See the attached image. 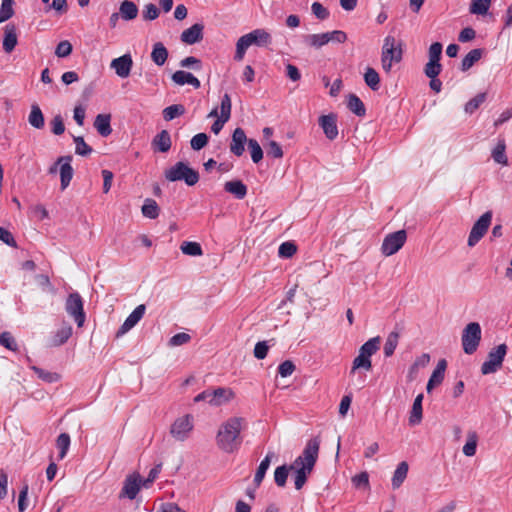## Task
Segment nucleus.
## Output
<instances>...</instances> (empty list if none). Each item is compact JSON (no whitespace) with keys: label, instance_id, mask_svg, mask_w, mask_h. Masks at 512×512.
Here are the masks:
<instances>
[{"label":"nucleus","instance_id":"obj_61","mask_svg":"<svg viewBox=\"0 0 512 512\" xmlns=\"http://www.w3.org/2000/svg\"><path fill=\"white\" fill-rule=\"evenodd\" d=\"M190 339H191V337L189 334L180 332V333L173 335L169 339V345L172 347L181 346V345L188 343L190 341Z\"/></svg>","mask_w":512,"mask_h":512},{"label":"nucleus","instance_id":"obj_14","mask_svg":"<svg viewBox=\"0 0 512 512\" xmlns=\"http://www.w3.org/2000/svg\"><path fill=\"white\" fill-rule=\"evenodd\" d=\"M72 157L71 156H61L57 159V162L50 167L49 173L53 174L57 172V166H60V180H61V189H66L73 177V168L71 165Z\"/></svg>","mask_w":512,"mask_h":512},{"label":"nucleus","instance_id":"obj_58","mask_svg":"<svg viewBox=\"0 0 512 512\" xmlns=\"http://www.w3.org/2000/svg\"><path fill=\"white\" fill-rule=\"evenodd\" d=\"M71 52H72V45L67 40L59 42L55 49V54L60 58L69 56L71 54Z\"/></svg>","mask_w":512,"mask_h":512},{"label":"nucleus","instance_id":"obj_17","mask_svg":"<svg viewBox=\"0 0 512 512\" xmlns=\"http://www.w3.org/2000/svg\"><path fill=\"white\" fill-rule=\"evenodd\" d=\"M146 312V306L144 304L138 305L126 318L124 323L121 325L117 332V337L126 334L133 327H135L138 322L143 318Z\"/></svg>","mask_w":512,"mask_h":512},{"label":"nucleus","instance_id":"obj_10","mask_svg":"<svg viewBox=\"0 0 512 512\" xmlns=\"http://www.w3.org/2000/svg\"><path fill=\"white\" fill-rule=\"evenodd\" d=\"M194 428V418L190 414L180 416L171 424L170 434L176 441H185Z\"/></svg>","mask_w":512,"mask_h":512},{"label":"nucleus","instance_id":"obj_23","mask_svg":"<svg viewBox=\"0 0 512 512\" xmlns=\"http://www.w3.org/2000/svg\"><path fill=\"white\" fill-rule=\"evenodd\" d=\"M17 43H18V38H17V30H16L15 25H13V24L6 25L4 28V38H3V43H2L3 50L6 53H11L15 49Z\"/></svg>","mask_w":512,"mask_h":512},{"label":"nucleus","instance_id":"obj_22","mask_svg":"<svg viewBox=\"0 0 512 512\" xmlns=\"http://www.w3.org/2000/svg\"><path fill=\"white\" fill-rule=\"evenodd\" d=\"M445 370H446V361L440 360L437 363V366L433 370V372L428 380V383L426 386L428 393H430L436 386L440 385L443 382Z\"/></svg>","mask_w":512,"mask_h":512},{"label":"nucleus","instance_id":"obj_26","mask_svg":"<svg viewBox=\"0 0 512 512\" xmlns=\"http://www.w3.org/2000/svg\"><path fill=\"white\" fill-rule=\"evenodd\" d=\"M152 146L155 150L165 153L171 148V137L167 130H162L158 133L153 141Z\"/></svg>","mask_w":512,"mask_h":512},{"label":"nucleus","instance_id":"obj_28","mask_svg":"<svg viewBox=\"0 0 512 512\" xmlns=\"http://www.w3.org/2000/svg\"><path fill=\"white\" fill-rule=\"evenodd\" d=\"M479 436L476 431H468L466 442L462 448V452L466 457H473L477 452Z\"/></svg>","mask_w":512,"mask_h":512},{"label":"nucleus","instance_id":"obj_2","mask_svg":"<svg viewBox=\"0 0 512 512\" xmlns=\"http://www.w3.org/2000/svg\"><path fill=\"white\" fill-rule=\"evenodd\" d=\"M380 342L379 336L370 338L359 348L357 356L352 361L349 376L356 379L359 388L364 387L367 373L373 368L372 356L379 350Z\"/></svg>","mask_w":512,"mask_h":512},{"label":"nucleus","instance_id":"obj_53","mask_svg":"<svg viewBox=\"0 0 512 512\" xmlns=\"http://www.w3.org/2000/svg\"><path fill=\"white\" fill-rule=\"evenodd\" d=\"M442 71V65L438 61H428L424 68V73L428 78L437 77Z\"/></svg>","mask_w":512,"mask_h":512},{"label":"nucleus","instance_id":"obj_57","mask_svg":"<svg viewBox=\"0 0 512 512\" xmlns=\"http://www.w3.org/2000/svg\"><path fill=\"white\" fill-rule=\"evenodd\" d=\"M33 371L37 374V376L46 381V382H49V383H52V382H55L59 379V376L57 373H53V372H48V371H45L41 368H38L36 366H33L32 367Z\"/></svg>","mask_w":512,"mask_h":512},{"label":"nucleus","instance_id":"obj_35","mask_svg":"<svg viewBox=\"0 0 512 512\" xmlns=\"http://www.w3.org/2000/svg\"><path fill=\"white\" fill-rule=\"evenodd\" d=\"M28 122L32 127L36 129H42L44 127V116L38 105L34 104L31 106Z\"/></svg>","mask_w":512,"mask_h":512},{"label":"nucleus","instance_id":"obj_55","mask_svg":"<svg viewBox=\"0 0 512 512\" xmlns=\"http://www.w3.org/2000/svg\"><path fill=\"white\" fill-rule=\"evenodd\" d=\"M208 143V136L205 133H198L192 137L190 144L193 150L199 151Z\"/></svg>","mask_w":512,"mask_h":512},{"label":"nucleus","instance_id":"obj_11","mask_svg":"<svg viewBox=\"0 0 512 512\" xmlns=\"http://www.w3.org/2000/svg\"><path fill=\"white\" fill-rule=\"evenodd\" d=\"M492 222V212L483 213L479 219L473 224L468 236L467 245L474 247L485 236Z\"/></svg>","mask_w":512,"mask_h":512},{"label":"nucleus","instance_id":"obj_24","mask_svg":"<svg viewBox=\"0 0 512 512\" xmlns=\"http://www.w3.org/2000/svg\"><path fill=\"white\" fill-rule=\"evenodd\" d=\"M171 78L172 81L179 86L188 84L193 86L195 89H198L201 86L200 81L192 73L183 70L174 72Z\"/></svg>","mask_w":512,"mask_h":512},{"label":"nucleus","instance_id":"obj_16","mask_svg":"<svg viewBox=\"0 0 512 512\" xmlns=\"http://www.w3.org/2000/svg\"><path fill=\"white\" fill-rule=\"evenodd\" d=\"M133 67V59L130 53L114 58L110 62V68L122 79L128 78Z\"/></svg>","mask_w":512,"mask_h":512},{"label":"nucleus","instance_id":"obj_25","mask_svg":"<svg viewBox=\"0 0 512 512\" xmlns=\"http://www.w3.org/2000/svg\"><path fill=\"white\" fill-rule=\"evenodd\" d=\"M303 42L307 47L320 49L329 43V38L325 33L307 34L303 36Z\"/></svg>","mask_w":512,"mask_h":512},{"label":"nucleus","instance_id":"obj_38","mask_svg":"<svg viewBox=\"0 0 512 512\" xmlns=\"http://www.w3.org/2000/svg\"><path fill=\"white\" fill-rule=\"evenodd\" d=\"M399 338L400 334L397 331H392L388 334L383 348L385 357H391L394 354L399 343Z\"/></svg>","mask_w":512,"mask_h":512},{"label":"nucleus","instance_id":"obj_43","mask_svg":"<svg viewBox=\"0 0 512 512\" xmlns=\"http://www.w3.org/2000/svg\"><path fill=\"white\" fill-rule=\"evenodd\" d=\"M482 57L481 49H473L471 50L462 60L461 70L467 71L469 70L477 61Z\"/></svg>","mask_w":512,"mask_h":512},{"label":"nucleus","instance_id":"obj_32","mask_svg":"<svg viewBox=\"0 0 512 512\" xmlns=\"http://www.w3.org/2000/svg\"><path fill=\"white\" fill-rule=\"evenodd\" d=\"M422 401H423V394H419L414 399L412 409L410 411L409 415V424L410 425H417L422 421Z\"/></svg>","mask_w":512,"mask_h":512},{"label":"nucleus","instance_id":"obj_64","mask_svg":"<svg viewBox=\"0 0 512 512\" xmlns=\"http://www.w3.org/2000/svg\"><path fill=\"white\" fill-rule=\"evenodd\" d=\"M295 371V365L292 361L286 360L278 366V373L281 377H288Z\"/></svg>","mask_w":512,"mask_h":512},{"label":"nucleus","instance_id":"obj_21","mask_svg":"<svg viewBox=\"0 0 512 512\" xmlns=\"http://www.w3.org/2000/svg\"><path fill=\"white\" fill-rule=\"evenodd\" d=\"M141 485H143V482L138 474L128 476L122 488V495L130 500L135 499Z\"/></svg>","mask_w":512,"mask_h":512},{"label":"nucleus","instance_id":"obj_29","mask_svg":"<svg viewBox=\"0 0 512 512\" xmlns=\"http://www.w3.org/2000/svg\"><path fill=\"white\" fill-rule=\"evenodd\" d=\"M168 58V50L162 42H156L153 44L151 52V60L157 66H163Z\"/></svg>","mask_w":512,"mask_h":512},{"label":"nucleus","instance_id":"obj_37","mask_svg":"<svg viewBox=\"0 0 512 512\" xmlns=\"http://www.w3.org/2000/svg\"><path fill=\"white\" fill-rule=\"evenodd\" d=\"M408 474V464L403 461L398 464L396 470L394 471L393 477H392V487L394 489L399 488L404 480L406 479Z\"/></svg>","mask_w":512,"mask_h":512},{"label":"nucleus","instance_id":"obj_27","mask_svg":"<svg viewBox=\"0 0 512 512\" xmlns=\"http://www.w3.org/2000/svg\"><path fill=\"white\" fill-rule=\"evenodd\" d=\"M110 122L111 116L109 114H98L94 121V127L101 136L107 137L112 132Z\"/></svg>","mask_w":512,"mask_h":512},{"label":"nucleus","instance_id":"obj_13","mask_svg":"<svg viewBox=\"0 0 512 512\" xmlns=\"http://www.w3.org/2000/svg\"><path fill=\"white\" fill-rule=\"evenodd\" d=\"M66 312L75 320L78 327H82L85 322V313L83 300L79 293H71L65 303Z\"/></svg>","mask_w":512,"mask_h":512},{"label":"nucleus","instance_id":"obj_7","mask_svg":"<svg viewBox=\"0 0 512 512\" xmlns=\"http://www.w3.org/2000/svg\"><path fill=\"white\" fill-rule=\"evenodd\" d=\"M234 398V392L230 388L219 387L214 390H205L194 398L198 403L206 401L212 406H221Z\"/></svg>","mask_w":512,"mask_h":512},{"label":"nucleus","instance_id":"obj_46","mask_svg":"<svg viewBox=\"0 0 512 512\" xmlns=\"http://www.w3.org/2000/svg\"><path fill=\"white\" fill-rule=\"evenodd\" d=\"M184 112H185V108H184L183 105H181V104H174V105L166 107L163 110V118L166 121H171L174 118L183 115Z\"/></svg>","mask_w":512,"mask_h":512},{"label":"nucleus","instance_id":"obj_44","mask_svg":"<svg viewBox=\"0 0 512 512\" xmlns=\"http://www.w3.org/2000/svg\"><path fill=\"white\" fill-rule=\"evenodd\" d=\"M180 250L183 254L189 256H201L203 254L201 245L193 241L182 242Z\"/></svg>","mask_w":512,"mask_h":512},{"label":"nucleus","instance_id":"obj_63","mask_svg":"<svg viewBox=\"0 0 512 512\" xmlns=\"http://www.w3.org/2000/svg\"><path fill=\"white\" fill-rule=\"evenodd\" d=\"M311 10L315 17L320 20H325L329 17V11L319 2H314L311 5Z\"/></svg>","mask_w":512,"mask_h":512},{"label":"nucleus","instance_id":"obj_56","mask_svg":"<svg viewBox=\"0 0 512 512\" xmlns=\"http://www.w3.org/2000/svg\"><path fill=\"white\" fill-rule=\"evenodd\" d=\"M180 66L182 68H192L196 71H199L202 69V62L200 59L194 56H189L180 61Z\"/></svg>","mask_w":512,"mask_h":512},{"label":"nucleus","instance_id":"obj_52","mask_svg":"<svg viewBox=\"0 0 512 512\" xmlns=\"http://www.w3.org/2000/svg\"><path fill=\"white\" fill-rule=\"evenodd\" d=\"M74 143L76 145L75 152L81 156H87L92 152V148L84 141L81 136L74 137Z\"/></svg>","mask_w":512,"mask_h":512},{"label":"nucleus","instance_id":"obj_41","mask_svg":"<svg viewBox=\"0 0 512 512\" xmlns=\"http://www.w3.org/2000/svg\"><path fill=\"white\" fill-rule=\"evenodd\" d=\"M347 107L351 112L356 114L357 116H364L366 113V109L362 100L356 96L355 94H351L347 100Z\"/></svg>","mask_w":512,"mask_h":512},{"label":"nucleus","instance_id":"obj_39","mask_svg":"<svg viewBox=\"0 0 512 512\" xmlns=\"http://www.w3.org/2000/svg\"><path fill=\"white\" fill-rule=\"evenodd\" d=\"M506 144L504 140H499L494 149L492 150L493 160L503 166L508 165V158L506 156Z\"/></svg>","mask_w":512,"mask_h":512},{"label":"nucleus","instance_id":"obj_33","mask_svg":"<svg viewBox=\"0 0 512 512\" xmlns=\"http://www.w3.org/2000/svg\"><path fill=\"white\" fill-rule=\"evenodd\" d=\"M141 212L145 218L156 219L160 214V208L154 199L147 198L144 200Z\"/></svg>","mask_w":512,"mask_h":512},{"label":"nucleus","instance_id":"obj_47","mask_svg":"<svg viewBox=\"0 0 512 512\" xmlns=\"http://www.w3.org/2000/svg\"><path fill=\"white\" fill-rule=\"evenodd\" d=\"M13 5V0H2L0 7V24L9 20L14 15Z\"/></svg>","mask_w":512,"mask_h":512},{"label":"nucleus","instance_id":"obj_30","mask_svg":"<svg viewBox=\"0 0 512 512\" xmlns=\"http://www.w3.org/2000/svg\"><path fill=\"white\" fill-rule=\"evenodd\" d=\"M226 192L231 193L237 199H243L247 194L246 185L240 180L227 181L224 185Z\"/></svg>","mask_w":512,"mask_h":512},{"label":"nucleus","instance_id":"obj_1","mask_svg":"<svg viewBox=\"0 0 512 512\" xmlns=\"http://www.w3.org/2000/svg\"><path fill=\"white\" fill-rule=\"evenodd\" d=\"M319 448L320 439L318 437L308 440L301 455H299L289 467L282 465L275 469L274 481L276 485L279 487L285 486L289 471H293L295 488L300 490L313 471L318 459Z\"/></svg>","mask_w":512,"mask_h":512},{"label":"nucleus","instance_id":"obj_59","mask_svg":"<svg viewBox=\"0 0 512 512\" xmlns=\"http://www.w3.org/2000/svg\"><path fill=\"white\" fill-rule=\"evenodd\" d=\"M296 246L291 242H284L279 246V256L284 258H290L296 253Z\"/></svg>","mask_w":512,"mask_h":512},{"label":"nucleus","instance_id":"obj_49","mask_svg":"<svg viewBox=\"0 0 512 512\" xmlns=\"http://www.w3.org/2000/svg\"><path fill=\"white\" fill-rule=\"evenodd\" d=\"M486 100V93H479L465 105V112L468 114L474 113L479 106Z\"/></svg>","mask_w":512,"mask_h":512},{"label":"nucleus","instance_id":"obj_50","mask_svg":"<svg viewBox=\"0 0 512 512\" xmlns=\"http://www.w3.org/2000/svg\"><path fill=\"white\" fill-rule=\"evenodd\" d=\"M0 345L10 351H17L18 345L10 332H2L0 334Z\"/></svg>","mask_w":512,"mask_h":512},{"label":"nucleus","instance_id":"obj_45","mask_svg":"<svg viewBox=\"0 0 512 512\" xmlns=\"http://www.w3.org/2000/svg\"><path fill=\"white\" fill-rule=\"evenodd\" d=\"M70 436L67 433H61L56 440V447L59 450L58 459L62 460L66 455L70 447Z\"/></svg>","mask_w":512,"mask_h":512},{"label":"nucleus","instance_id":"obj_31","mask_svg":"<svg viewBox=\"0 0 512 512\" xmlns=\"http://www.w3.org/2000/svg\"><path fill=\"white\" fill-rule=\"evenodd\" d=\"M138 7L137 5L129 0H125L120 4L119 7V15L125 21L133 20L138 15Z\"/></svg>","mask_w":512,"mask_h":512},{"label":"nucleus","instance_id":"obj_6","mask_svg":"<svg viewBox=\"0 0 512 512\" xmlns=\"http://www.w3.org/2000/svg\"><path fill=\"white\" fill-rule=\"evenodd\" d=\"M165 178L170 182L184 181L188 186H193L199 181V174L184 162H177L168 168Z\"/></svg>","mask_w":512,"mask_h":512},{"label":"nucleus","instance_id":"obj_3","mask_svg":"<svg viewBox=\"0 0 512 512\" xmlns=\"http://www.w3.org/2000/svg\"><path fill=\"white\" fill-rule=\"evenodd\" d=\"M243 419L232 417L221 424L216 435V444L225 453L236 452L242 443Z\"/></svg>","mask_w":512,"mask_h":512},{"label":"nucleus","instance_id":"obj_42","mask_svg":"<svg viewBox=\"0 0 512 512\" xmlns=\"http://www.w3.org/2000/svg\"><path fill=\"white\" fill-rule=\"evenodd\" d=\"M364 81L373 91H377L380 87V77L378 72L371 67L366 68L364 73Z\"/></svg>","mask_w":512,"mask_h":512},{"label":"nucleus","instance_id":"obj_40","mask_svg":"<svg viewBox=\"0 0 512 512\" xmlns=\"http://www.w3.org/2000/svg\"><path fill=\"white\" fill-rule=\"evenodd\" d=\"M491 0H471L469 12L473 15L484 16L488 13Z\"/></svg>","mask_w":512,"mask_h":512},{"label":"nucleus","instance_id":"obj_60","mask_svg":"<svg viewBox=\"0 0 512 512\" xmlns=\"http://www.w3.org/2000/svg\"><path fill=\"white\" fill-rule=\"evenodd\" d=\"M51 131L55 135H61L65 131V125L61 115H56L50 122Z\"/></svg>","mask_w":512,"mask_h":512},{"label":"nucleus","instance_id":"obj_51","mask_svg":"<svg viewBox=\"0 0 512 512\" xmlns=\"http://www.w3.org/2000/svg\"><path fill=\"white\" fill-rule=\"evenodd\" d=\"M159 9L153 3H148L142 10V17L145 21H153L159 17Z\"/></svg>","mask_w":512,"mask_h":512},{"label":"nucleus","instance_id":"obj_62","mask_svg":"<svg viewBox=\"0 0 512 512\" xmlns=\"http://www.w3.org/2000/svg\"><path fill=\"white\" fill-rule=\"evenodd\" d=\"M442 49H443V46L440 42H435V43L431 44L429 47V51H428L429 61L440 62L441 55H442Z\"/></svg>","mask_w":512,"mask_h":512},{"label":"nucleus","instance_id":"obj_9","mask_svg":"<svg viewBox=\"0 0 512 512\" xmlns=\"http://www.w3.org/2000/svg\"><path fill=\"white\" fill-rule=\"evenodd\" d=\"M506 354V344H500L491 349L488 353L487 360L481 365V373L483 375H489L497 372L502 367Z\"/></svg>","mask_w":512,"mask_h":512},{"label":"nucleus","instance_id":"obj_20","mask_svg":"<svg viewBox=\"0 0 512 512\" xmlns=\"http://www.w3.org/2000/svg\"><path fill=\"white\" fill-rule=\"evenodd\" d=\"M319 125L329 140L338 136L337 118L334 114L322 115L319 118Z\"/></svg>","mask_w":512,"mask_h":512},{"label":"nucleus","instance_id":"obj_4","mask_svg":"<svg viewBox=\"0 0 512 512\" xmlns=\"http://www.w3.org/2000/svg\"><path fill=\"white\" fill-rule=\"evenodd\" d=\"M272 37L265 29H255L243 36L236 42V51L234 59L236 61L243 60L247 49L252 46H267L271 44Z\"/></svg>","mask_w":512,"mask_h":512},{"label":"nucleus","instance_id":"obj_54","mask_svg":"<svg viewBox=\"0 0 512 512\" xmlns=\"http://www.w3.org/2000/svg\"><path fill=\"white\" fill-rule=\"evenodd\" d=\"M351 481L355 488L369 489V487H370L369 475L367 472H361V473L353 476Z\"/></svg>","mask_w":512,"mask_h":512},{"label":"nucleus","instance_id":"obj_19","mask_svg":"<svg viewBox=\"0 0 512 512\" xmlns=\"http://www.w3.org/2000/svg\"><path fill=\"white\" fill-rule=\"evenodd\" d=\"M203 30L204 25L202 23H195L191 27L182 31L180 35V40L187 45L196 44L202 41Z\"/></svg>","mask_w":512,"mask_h":512},{"label":"nucleus","instance_id":"obj_18","mask_svg":"<svg viewBox=\"0 0 512 512\" xmlns=\"http://www.w3.org/2000/svg\"><path fill=\"white\" fill-rule=\"evenodd\" d=\"M248 141L245 131L240 127L236 128L232 133L230 152L237 157L242 156L245 151V144H248Z\"/></svg>","mask_w":512,"mask_h":512},{"label":"nucleus","instance_id":"obj_5","mask_svg":"<svg viewBox=\"0 0 512 512\" xmlns=\"http://www.w3.org/2000/svg\"><path fill=\"white\" fill-rule=\"evenodd\" d=\"M403 43L398 41L394 36L388 35L384 38L381 65L386 73H389L394 63H399L403 56Z\"/></svg>","mask_w":512,"mask_h":512},{"label":"nucleus","instance_id":"obj_34","mask_svg":"<svg viewBox=\"0 0 512 512\" xmlns=\"http://www.w3.org/2000/svg\"><path fill=\"white\" fill-rule=\"evenodd\" d=\"M273 456H274V454L272 452H269L264 457V459L260 462V464L257 468V471L255 473V476H254V483L256 486H259L261 484V482L263 481L265 474L270 467L271 459Z\"/></svg>","mask_w":512,"mask_h":512},{"label":"nucleus","instance_id":"obj_15","mask_svg":"<svg viewBox=\"0 0 512 512\" xmlns=\"http://www.w3.org/2000/svg\"><path fill=\"white\" fill-rule=\"evenodd\" d=\"M232 103L229 94L225 93L221 98L220 103V116L211 126V131L217 135L223 129L226 122L231 117Z\"/></svg>","mask_w":512,"mask_h":512},{"label":"nucleus","instance_id":"obj_36","mask_svg":"<svg viewBox=\"0 0 512 512\" xmlns=\"http://www.w3.org/2000/svg\"><path fill=\"white\" fill-rule=\"evenodd\" d=\"M72 335V327L68 324L63 325L57 332L54 334L51 340L52 346H60L67 342V340Z\"/></svg>","mask_w":512,"mask_h":512},{"label":"nucleus","instance_id":"obj_48","mask_svg":"<svg viewBox=\"0 0 512 512\" xmlns=\"http://www.w3.org/2000/svg\"><path fill=\"white\" fill-rule=\"evenodd\" d=\"M248 149L251 154V159L254 163H259L263 158V150L255 139H249Z\"/></svg>","mask_w":512,"mask_h":512},{"label":"nucleus","instance_id":"obj_8","mask_svg":"<svg viewBox=\"0 0 512 512\" xmlns=\"http://www.w3.org/2000/svg\"><path fill=\"white\" fill-rule=\"evenodd\" d=\"M481 326L477 322H470L462 332V347L466 354H473L481 341Z\"/></svg>","mask_w":512,"mask_h":512},{"label":"nucleus","instance_id":"obj_12","mask_svg":"<svg viewBox=\"0 0 512 512\" xmlns=\"http://www.w3.org/2000/svg\"><path fill=\"white\" fill-rule=\"evenodd\" d=\"M407 234L405 230H398L388 234L381 245V252L385 256H391L397 253L405 244Z\"/></svg>","mask_w":512,"mask_h":512}]
</instances>
